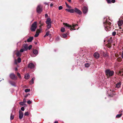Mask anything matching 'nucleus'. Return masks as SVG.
Listing matches in <instances>:
<instances>
[{"instance_id": "f257e3e1", "label": "nucleus", "mask_w": 123, "mask_h": 123, "mask_svg": "<svg viewBox=\"0 0 123 123\" xmlns=\"http://www.w3.org/2000/svg\"><path fill=\"white\" fill-rule=\"evenodd\" d=\"M103 24L105 29L106 31H110L111 27H112L113 25V22L112 19L108 17L104 18Z\"/></svg>"}, {"instance_id": "f03ea898", "label": "nucleus", "mask_w": 123, "mask_h": 123, "mask_svg": "<svg viewBox=\"0 0 123 123\" xmlns=\"http://www.w3.org/2000/svg\"><path fill=\"white\" fill-rule=\"evenodd\" d=\"M65 10L70 13L76 12L80 15H81L82 14V12L77 8H75L74 9H66Z\"/></svg>"}, {"instance_id": "7ed1b4c3", "label": "nucleus", "mask_w": 123, "mask_h": 123, "mask_svg": "<svg viewBox=\"0 0 123 123\" xmlns=\"http://www.w3.org/2000/svg\"><path fill=\"white\" fill-rule=\"evenodd\" d=\"M63 25L65 27H67L68 29H70L71 31L75 30L76 29L75 28H76V26H78V25L77 24H73L72 26L69 24L66 23H63Z\"/></svg>"}, {"instance_id": "20e7f679", "label": "nucleus", "mask_w": 123, "mask_h": 123, "mask_svg": "<svg viewBox=\"0 0 123 123\" xmlns=\"http://www.w3.org/2000/svg\"><path fill=\"white\" fill-rule=\"evenodd\" d=\"M105 72L106 75L107 76H112L114 73V71H111L109 69H106L105 71Z\"/></svg>"}, {"instance_id": "39448f33", "label": "nucleus", "mask_w": 123, "mask_h": 123, "mask_svg": "<svg viewBox=\"0 0 123 123\" xmlns=\"http://www.w3.org/2000/svg\"><path fill=\"white\" fill-rule=\"evenodd\" d=\"M46 24L47 25V28L46 29V30H47L50 28L51 27V19L50 18H48L46 19L45 22Z\"/></svg>"}, {"instance_id": "423d86ee", "label": "nucleus", "mask_w": 123, "mask_h": 123, "mask_svg": "<svg viewBox=\"0 0 123 123\" xmlns=\"http://www.w3.org/2000/svg\"><path fill=\"white\" fill-rule=\"evenodd\" d=\"M113 91L114 90L112 88H109L107 91V93L109 96H112L114 94Z\"/></svg>"}, {"instance_id": "0eeeda50", "label": "nucleus", "mask_w": 123, "mask_h": 123, "mask_svg": "<svg viewBox=\"0 0 123 123\" xmlns=\"http://www.w3.org/2000/svg\"><path fill=\"white\" fill-rule=\"evenodd\" d=\"M37 27V22H35L32 24L31 29L32 31H34Z\"/></svg>"}, {"instance_id": "6e6552de", "label": "nucleus", "mask_w": 123, "mask_h": 123, "mask_svg": "<svg viewBox=\"0 0 123 123\" xmlns=\"http://www.w3.org/2000/svg\"><path fill=\"white\" fill-rule=\"evenodd\" d=\"M28 49V45L27 44H24L22 48L20 49V52H23L24 51H26Z\"/></svg>"}, {"instance_id": "1a4fd4ad", "label": "nucleus", "mask_w": 123, "mask_h": 123, "mask_svg": "<svg viewBox=\"0 0 123 123\" xmlns=\"http://www.w3.org/2000/svg\"><path fill=\"white\" fill-rule=\"evenodd\" d=\"M43 9L42 7L41 6V5H39L37 8V13H40L42 11Z\"/></svg>"}, {"instance_id": "9d476101", "label": "nucleus", "mask_w": 123, "mask_h": 123, "mask_svg": "<svg viewBox=\"0 0 123 123\" xmlns=\"http://www.w3.org/2000/svg\"><path fill=\"white\" fill-rule=\"evenodd\" d=\"M10 77L12 79L16 80L17 79V77L13 73L11 74L10 75Z\"/></svg>"}, {"instance_id": "9b49d317", "label": "nucleus", "mask_w": 123, "mask_h": 123, "mask_svg": "<svg viewBox=\"0 0 123 123\" xmlns=\"http://www.w3.org/2000/svg\"><path fill=\"white\" fill-rule=\"evenodd\" d=\"M83 12L84 14H86L88 11V9L87 7L84 6L82 8Z\"/></svg>"}, {"instance_id": "f8f14e48", "label": "nucleus", "mask_w": 123, "mask_h": 123, "mask_svg": "<svg viewBox=\"0 0 123 123\" xmlns=\"http://www.w3.org/2000/svg\"><path fill=\"white\" fill-rule=\"evenodd\" d=\"M19 118L21 119L22 118L23 116V113L20 110L19 111Z\"/></svg>"}, {"instance_id": "ddd939ff", "label": "nucleus", "mask_w": 123, "mask_h": 123, "mask_svg": "<svg viewBox=\"0 0 123 123\" xmlns=\"http://www.w3.org/2000/svg\"><path fill=\"white\" fill-rule=\"evenodd\" d=\"M28 67L31 69L34 68L35 67L34 65L32 63H30L28 64Z\"/></svg>"}, {"instance_id": "4468645a", "label": "nucleus", "mask_w": 123, "mask_h": 123, "mask_svg": "<svg viewBox=\"0 0 123 123\" xmlns=\"http://www.w3.org/2000/svg\"><path fill=\"white\" fill-rule=\"evenodd\" d=\"M93 55L94 57L96 59L98 58L100 56L99 53L97 52L93 54Z\"/></svg>"}, {"instance_id": "2eb2a0df", "label": "nucleus", "mask_w": 123, "mask_h": 123, "mask_svg": "<svg viewBox=\"0 0 123 123\" xmlns=\"http://www.w3.org/2000/svg\"><path fill=\"white\" fill-rule=\"evenodd\" d=\"M121 84V82H120L117 83L116 85V87L117 88H119L120 87Z\"/></svg>"}, {"instance_id": "dca6fc26", "label": "nucleus", "mask_w": 123, "mask_h": 123, "mask_svg": "<svg viewBox=\"0 0 123 123\" xmlns=\"http://www.w3.org/2000/svg\"><path fill=\"white\" fill-rule=\"evenodd\" d=\"M118 24L119 26L122 25L123 24V20H119L118 22Z\"/></svg>"}, {"instance_id": "f3484780", "label": "nucleus", "mask_w": 123, "mask_h": 123, "mask_svg": "<svg viewBox=\"0 0 123 123\" xmlns=\"http://www.w3.org/2000/svg\"><path fill=\"white\" fill-rule=\"evenodd\" d=\"M14 113L13 112V111H12V113L11 114L10 118L11 120H12L14 118Z\"/></svg>"}, {"instance_id": "a211bd4d", "label": "nucleus", "mask_w": 123, "mask_h": 123, "mask_svg": "<svg viewBox=\"0 0 123 123\" xmlns=\"http://www.w3.org/2000/svg\"><path fill=\"white\" fill-rule=\"evenodd\" d=\"M30 77V75L28 74H26L25 75V78L26 79H28Z\"/></svg>"}, {"instance_id": "6ab92c4d", "label": "nucleus", "mask_w": 123, "mask_h": 123, "mask_svg": "<svg viewBox=\"0 0 123 123\" xmlns=\"http://www.w3.org/2000/svg\"><path fill=\"white\" fill-rule=\"evenodd\" d=\"M33 53L35 55L37 54L38 53V50L36 49H33Z\"/></svg>"}, {"instance_id": "aec40b11", "label": "nucleus", "mask_w": 123, "mask_h": 123, "mask_svg": "<svg viewBox=\"0 0 123 123\" xmlns=\"http://www.w3.org/2000/svg\"><path fill=\"white\" fill-rule=\"evenodd\" d=\"M35 78V77H33L31 80L30 81V84H32L34 83V80Z\"/></svg>"}, {"instance_id": "412c9836", "label": "nucleus", "mask_w": 123, "mask_h": 123, "mask_svg": "<svg viewBox=\"0 0 123 123\" xmlns=\"http://www.w3.org/2000/svg\"><path fill=\"white\" fill-rule=\"evenodd\" d=\"M33 39V37H30L29 38H28L27 40V41L28 42H30L32 41V40Z\"/></svg>"}, {"instance_id": "4be33fe9", "label": "nucleus", "mask_w": 123, "mask_h": 123, "mask_svg": "<svg viewBox=\"0 0 123 123\" xmlns=\"http://www.w3.org/2000/svg\"><path fill=\"white\" fill-rule=\"evenodd\" d=\"M38 31L39 32H37L36 34L34 35V37H37L39 35V33L40 32V30H38Z\"/></svg>"}, {"instance_id": "5701e85b", "label": "nucleus", "mask_w": 123, "mask_h": 123, "mask_svg": "<svg viewBox=\"0 0 123 123\" xmlns=\"http://www.w3.org/2000/svg\"><path fill=\"white\" fill-rule=\"evenodd\" d=\"M9 83L12 85L14 86H16L15 85V83L14 82H12L11 81L9 82Z\"/></svg>"}, {"instance_id": "b1692460", "label": "nucleus", "mask_w": 123, "mask_h": 123, "mask_svg": "<svg viewBox=\"0 0 123 123\" xmlns=\"http://www.w3.org/2000/svg\"><path fill=\"white\" fill-rule=\"evenodd\" d=\"M119 74L121 75H123V69L119 72Z\"/></svg>"}, {"instance_id": "393cba45", "label": "nucleus", "mask_w": 123, "mask_h": 123, "mask_svg": "<svg viewBox=\"0 0 123 123\" xmlns=\"http://www.w3.org/2000/svg\"><path fill=\"white\" fill-rule=\"evenodd\" d=\"M65 4L67 7L70 9L72 8L71 6H69L66 2H65Z\"/></svg>"}, {"instance_id": "a878e982", "label": "nucleus", "mask_w": 123, "mask_h": 123, "mask_svg": "<svg viewBox=\"0 0 123 123\" xmlns=\"http://www.w3.org/2000/svg\"><path fill=\"white\" fill-rule=\"evenodd\" d=\"M16 55L17 56H21V55L19 52H18L16 53Z\"/></svg>"}, {"instance_id": "bb28decb", "label": "nucleus", "mask_w": 123, "mask_h": 123, "mask_svg": "<svg viewBox=\"0 0 123 123\" xmlns=\"http://www.w3.org/2000/svg\"><path fill=\"white\" fill-rule=\"evenodd\" d=\"M49 31H47V32L45 34V35L44 36V37H45L46 36H49Z\"/></svg>"}, {"instance_id": "cd10ccee", "label": "nucleus", "mask_w": 123, "mask_h": 123, "mask_svg": "<svg viewBox=\"0 0 123 123\" xmlns=\"http://www.w3.org/2000/svg\"><path fill=\"white\" fill-rule=\"evenodd\" d=\"M90 64L88 63H86L85 64V66L86 68H88L90 66Z\"/></svg>"}, {"instance_id": "c85d7f7f", "label": "nucleus", "mask_w": 123, "mask_h": 123, "mask_svg": "<svg viewBox=\"0 0 123 123\" xmlns=\"http://www.w3.org/2000/svg\"><path fill=\"white\" fill-rule=\"evenodd\" d=\"M17 61L18 63H20L21 61V59L20 57H18L17 59Z\"/></svg>"}, {"instance_id": "c756f323", "label": "nucleus", "mask_w": 123, "mask_h": 123, "mask_svg": "<svg viewBox=\"0 0 123 123\" xmlns=\"http://www.w3.org/2000/svg\"><path fill=\"white\" fill-rule=\"evenodd\" d=\"M67 34H62V36L63 38H66L67 37Z\"/></svg>"}, {"instance_id": "7c9ffc66", "label": "nucleus", "mask_w": 123, "mask_h": 123, "mask_svg": "<svg viewBox=\"0 0 123 123\" xmlns=\"http://www.w3.org/2000/svg\"><path fill=\"white\" fill-rule=\"evenodd\" d=\"M122 114V113H121L120 114H117L116 116L117 118H119L120 117Z\"/></svg>"}, {"instance_id": "2f4dec72", "label": "nucleus", "mask_w": 123, "mask_h": 123, "mask_svg": "<svg viewBox=\"0 0 123 123\" xmlns=\"http://www.w3.org/2000/svg\"><path fill=\"white\" fill-rule=\"evenodd\" d=\"M117 60L118 61L120 62L122 60V59L121 58L119 57L117 58Z\"/></svg>"}, {"instance_id": "473e14b6", "label": "nucleus", "mask_w": 123, "mask_h": 123, "mask_svg": "<svg viewBox=\"0 0 123 123\" xmlns=\"http://www.w3.org/2000/svg\"><path fill=\"white\" fill-rule=\"evenodd\" d=\"M65 31V28L64 27H62L61 28V31L62 32H64Z\"/></svg>"}, {"instance_id": "72a5a7b5", "label": "nucleus", "mask_w": 123, "mask_h": 123, "mask_svg": "<svg viewBox=\"0 0 123 123\" xmlns=\"http://www.w3.org/2000/svg\"><path fill=\"white\" fill-rule=\"evenodd\" d=\"M30 89H25V92H30Z\"/></svg>"}, {"instance_id": "f704fd0d", "label": "nucleus", "mask_w": 123, "mask_h": 123, "mask_svg": "<svg viewBox=\"0 0 123 123\" xmlns=\"http://www.w3.org/2000/svg\"><path fill=\"white\" fill-rule=\"evenodd\" d=\"M116 34V32L115 31H114L112 32V35L113 36H115Z\"/></svg>"}, {"instance_id": "c9c22d12", "label": "nucleus", "mask_w": 123, "mask_h": 123, "mask_svg": "<svg viewBox=\"0 0 123 123\" xmlns=\"http://www.w3.org/2000/svg\"><path fill=\"white\" fill-rule=\"evenodd\" d=\"M108 42L109 43H111L112 42V39L110 38V39L108 40Z\"/></svg>"}, {"instance_id": "e433bc0d", "label": "nucleus", "mask_w": 123, "mask_h": 123, "mask_svg": "<svg viewBox=\"0 0 123 123\" xmlns=\"http://www.w3.org/2000/svg\"><path fill=\"white\" fill-rule=\"evenodd\" d=\"M24 115L25 116H28L29 115V113L28 112H26L24 113Z\"/></svg>"}, {"instance_id": "4c0bfd02", "label": "nucleus", "mask_w": 123, "mask_h": 123, "mask_svg": "<svg viewBox=\"0 0 123 123\" xmlns=\"http://www.w3.org/2000/svg\"><path fill=\"white\" fill-rule=\"evenodd\" d=\"M17 75L19 77V78H21V77L20 76V74L19 73H17Z\"/></svg>"}, {"instance_id": "58836bf2", "label": "nucleus", "mask_w": 123, "mask_h": 123, "mask_svg": "<svg viewBox=\"0 0 123 123\" xmlns=\"http://www.w3.org/2000/svg\"><path fill=\"white\" fill-rule=\"evenodd\" d=\"M62 7L61 6H60L59 7L58 9L59 10H61L62 9Z\"/></svg>"}, {"instance_id": "ea45409f", "label": "nucleus", "mask_w": 123, "mask_h": 123, "mask_svg": "<svg viewBox=\"0 0 123 123\" xmlns=\"http://www.w3.org/2000/svg\"><path fill=\"white\" fill-rule=\"evenodd\" d=\"M32 46L31 45H30L28 47V48L29 50L30 49L32 48Z\"/></svg>"}, {"instance_id": "a19ab883", "label": "nucleus", "mask_w": 123, "mask_h": 123, "mask_svg": "<svg viewBox=\"0 0 123 123\" xmlns=\"http://www.w3.org/2000/svg\"><path fill=\"white\" fill-rule=\"evenodd\" d=\"M27 103L29 104H30L31 103V102L30 100H29L27 101Z\"/></svg>"}, {"instance_id": "79ce46f5", "label": "nucleus", "mask_w": 123, "mask_h": 123, "mask_svg": "<svg viewBox=\"0 0 123 123\" xmlns=\"http://www.w3.org/2000/svg\"><path fill=\"white\" fill-rule=\"evenodd\" d=\"M115 0H111V3H114L115 2Z\"/></svg>"}, {"instance_id": "37998d69", "label": "nucleus", "mask_w": 123, "mask_h": 123, "mask_svg": "<svg viewBox=\"0 0 123 123\" xmlns=\"http://www.w3.org/2000/svg\"><path fill=\"white\" fill-rule=\"evenodd\" d=\"M21 109L22 111H24L25 109L24 107H22L21 108Z\"/></svg>"}, {"instance_id": "c03bdc74", "label": "nucleus", "mask_w": 123, "mask_h": 123, "mask_svg": "<svg viewBox=\"0 0 123 123\" xmlns=\"http://www.w3.org/2000/svg\"><path fill=\"white\" fill-rule=\"evenodd\" d=\"M60 40V38L59 37H57L56 39V40L59 41Z\"/></svg>"}, {"instance_id": "a18cd8bd", "label": "nucleus", "mask_w": 123, "mask_h": 123, "mask_svg": "<svg viewBox=\"0 0 123 123\" xmlns=\"http://www.w3.org/2000/svg\"><path fill=\"white\" fill-rule=\"evenodd\" d=\"M107 2L108 3H111V0H106Z\"/></svg>"}, {"instance_id": "49530a36", "label": "nucleus", "mask_w": 123, "mask_h": 123, "mask_svg": "<svg viewBox=\"0 0 123 123\" xmlns=\"http://www.w3.org/2000/svg\"><path fill=\"white\" fill-rule=\"evenodd\" d=\"M40 24V27H41V26H43V23H41Z\"/></svg>"}, {"instance_id": "de8ad7c7", "label": "nucleus", "mask_w": 123, "mask_h": 123, "mask_svg": "<svg viewBox=\"0 0 123 123\" xmlns=\"http://www.w3.org/2000/svg\"><path fill=\"white\" fill-rule=\"evenodd\" d=\"M48 17V15L47 14H45V17L46 18L47 17Z\"/></svg>"}, {"instance_id": "09e8293b", "label": "nucleus", "mask_w": 123, "mask_h": 123, "mask_svg": "<svg viewBox=\"0 0 123 123\" xmlns=\"http://www.w3.org/2000/svg\"><path fill=\"white\" fill-rule=\"evenodd\" d=\"M68 2L71 3V0H67Z\"/></svg>"}, {"instance_id": "8fccbe9b", "label": "nucleus", "mask_w": 123, "mask_h": 123, "mask_svg": "<svg viewBox=\"0 0 123 123\" xmlns=\"http://www.w3.org/2000/svg\"><path fill=\"white\" fill-rule=\"evenodd\" d=\"M50 6L51 7L53 5V4L52 3H51L50 4Z\"/></svg>"}, {"instance_id": "3c124183", "label": "nucleus", "mask_w": 123, "mask_h": 123, "mask_svg": "<svg viewBox=\"0 0 123 123\" xmlns=\"http://www.w3.org/2000/svg\"><path fill=\"white\" fill-rule=\"evenodd\" d=\"M122 58L123 59V51L122 53Z\"/></svg>"}, {"instance_id": "603ef678", "label": "nucleus", "mask_w": 123, "mask_h": 123, "mask_svg": "<svg viewBox=\"0 0 123 123\" xmlns=\"http://www.w3.org/2000/svg\"><path fill=\"white\" fill-rule=\"evenodd\" d=\"M44 4H46V5H48V3H47L45 2V3H44Z\"/></svg>"}, {"instance_id": "864d4df0", "label": "nucleus", "mask_w": 123, "mask_h": 123, "mask_svg": "<svg viewBox=\"0 0 123 123\" xmlns=\"http://www.w3.org/2000/svg\"><path fill=\"white\" fill-rule=\"evenodd\" d=\"M15 64H16L17 63L16 62V60H15Z\"/></svg>"}, {"instance_id": "5fc2aeb1", "label": "nucleus", "mask_w": 123, "mask_h": 123, "mask_svg": "<svg viewBox=\"0 0 123 123\" xmlns=\"http://www.w3.org/2000/svg\"><path fill=\"white\" fill-rule=\"evenodd\" d=\"M42 23L41 22V21H40L39 22V24H40L41 23Z\"/></svg>"}, {"instance_id": "6e6d98bb", "label": "nucleus", "mask_w": 123, "mask_h": 123, "mask_svg": "<svg viewBox=\"0 0 123 123\" xmlns=\"http://www.w3.org/2000/svg\"><path fill=\"white\" fill-rule=\"evenodd\" d=\"M54 123H58V121H55L54 122Z\"/></svg>"}, {"instance_id": "4d7b16f0", "label": "nucleus", "mask_w": 123, "mask_h": 123, "mask_svg": "<svg viewBox=\"0 0 123 123\" xmlns=\"http://www.w3.org/2000/svg\"><path fill=\"white\" fill-rule=\"evenodd\" d=\"M123 111H119V113H120L121 112H122Z\"/></svg>"}, {"instance_id": "13d9d810", "label": "nucleus", "mask_w": 123, "mask_h": 123, "mask_svg": "<svg viewBox=\"0 0 123 123\" xmlns=\"http://www.w3.org/2000/svg\"><path fill=\"white\" fill-rule=\"evenodd\" d=\"M17 68H16L15 69V70H17Z\"/></svg>"}, {"instance_id": "bf43d9fd", "label": "nucleus", "mask_w": 123, "mask_h": 123, "mask_svg": "<svg viewBox=\"0 0 123 123\" xmlns=\"http://www.w3.org/2000/svg\"><path fill=\"white\" fill-rule=\"evenodd\" d=\"M27 96H28V95H26V96H25V97H27Z\"/></svg>"}, {"instance_id": "052dcab7", "label": "nucleus", "mask_w": 123, "mask_h": 123, "mask_svg": "<svg viewBox=\"0 0 123 123\" xmlns=\"http://www.w3.org/2000/svg\"><path fill=\"white\" fill-rule=\"evenodd\" d=\"M21 103L20 102L19 103V104H20V105H21L22 104H21Z\"/></svg>"}, {"instance_id": "680f3d73", "label": "nucleus", "mask_w": 123, "mask_h": 123, "mask_svg": "<svg viewBox=\"0 0 123 123\" xmlns=\"http://www.w3.org/2000/svg\"><path fill=\"white\" fill-rule=\"evenodd\" d=\"M35 43V44H37V43Z\"/></svg>"}, {"instance_id": "e2e57ef3", "label": "nucleus", "mask_w": 123, "mask_h": 123, "mask_svg": "<svg viewBox=\"0 0 123 123\" xmlns=\"http://www.w3.org/2000/svg\"><path fill=\"white\" fill-rule=\"evenodd\" d=\"M122 30L123 31V29H122Z\"/></svg>"}, {"instance_id": "0e129e2a", "label": "nucleus", "mask_w": 123, "mask_h": 123, "mask_svg": "<svg viewBox=\"0 0 123 123\" xmlns=\"http://www.w3.org/2000/svg\"><path fill=\"white\" fill-rule=\"evenodd\" d=\"M111 46H110V47H109V48H111Z\"/></svg>"}, {"instance_id": "69168bd1", "label": "nucleus", "mask_w": 123, "mask_h": 123, "mask_svg": "<svg viewBox=\"0 0 123 123\" xmlns=\"http://www.w3.org/2000/svg\"><path fill=\"white\" fill-rule=\"evenodd\" d=\"M1 81V80H0V81Z\"/></svg>"}]
</instances>
